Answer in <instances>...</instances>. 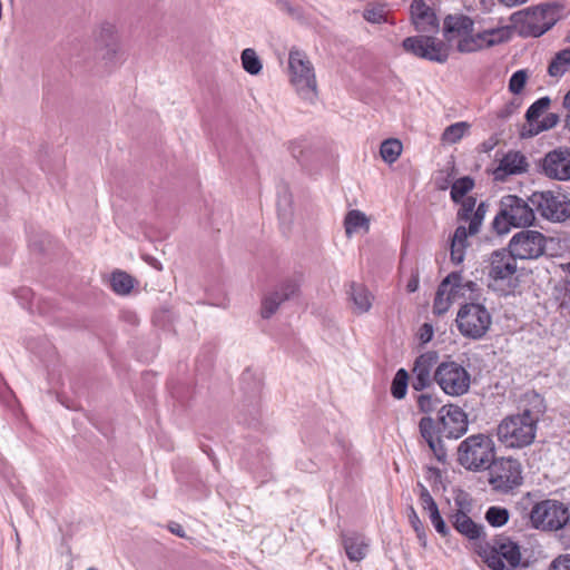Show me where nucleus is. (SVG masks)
<instances>
[{
  "label": "nucleus",
  "mask_w": 570,
  "mask_h": 570,
  "mask_svg": "<svg viewBox=\"0 0 570 570\" xmlns=\"http://www.w3.org/2000/svg\"><path fill=\"white\" fill-rule=\"evenodd\" d=\"M558 7L540 4L517 11L510 16L511 26L501 27V42L514 29L521 37H540L557 22Z\"/></svg>",
  "instance_id": "nucleus-1"
},
{
  "label": "nucleus",
  "mask_w": 570,
  "mask_h": 570,
  "mask_svg": "<svg viewBox=\"0 0 570 570\" xmlns=\"http://www.w3.org/2000/svg\"><path fill=\"white\" fill-rule=\"evenodd\" d=\"M288 76L291 85L302 99H316L317 81L314 66L307 55L297 48H292L288 53Z\"/></svg>",
  "instance_id": "nucleus-2"
},
{
  "label": "nucleus",
  "mask_w": 570,
  "mask_h": 570,
  "mask_svg": "<svg viewBox=\"0 0 570 570\" xmlns=\"http://www.w3.org/2000/svg\"><path fill=\"white\" fill-rule=\"evenodd\" d=\"M458 460L468 470H488L495 462V444L488 435H471L461 442Z\"/></svg>",
  "instance_id": "nucleus-3"
},
{
  "label": "nucleus",
  "mask_w": 570,
  "mask_h": 570,
  "mask_svg": "<svg viewBox=\"0 0 570 570\" xmlns=\"http://www.w3.org/2000/svg\"><path fill=\"white\" fill-rule=\"evenodd\" d=\"M434 382L450 396H462L468 393L471 376L466 368L455 361H443L434 370Z\"/></svg>",
  "instance_id": "nucleus-4"
},
{
  "label": "nucleus",
  "mask_w": 570,
  "mask_h": 570,
  "mask_svg": "<svg viewBox=\"0 0 570 570\" xmlns=\"http://www.w3.org/2000/svg\"><path fill=\"white\" fill-rule=\"evenodd\" d=\"M537 422L527 414L508 416L501 422V443L508 448H523L535 438Z\"/></svg>",
  "instance_id": "nucleus-5"
},
{
  "label": "nucleus",
  "mask_w": 570,
  "mask_h": 570,
  "mask_svg": "<svg viewBox=\"0 0 570 570\" xmlns=\"http://www.w3.org/2000/svg\"><path fill=\"white\" fill-rule=\"evenodd\" d=\"M529 202L547 220L562 223L570 218V199L563 194L551 190L534 191Z\"/></svg>",
  "instance_id": "nucleus-6"
},
{
  "label": "nucleus",
  "mask_w": 570,
  "mask_h": 570,
  "mask_svg": "<svg viewBox=\"0 0 570 570\" xmlns=\"http://www.w3.org/2000/svg\"><path fill=\"white\" fill-rule=\"evenodd\" d=\"M455 322L463 336L476 340L489 330L491 316L483 305L469 303L461 306Z\"/></svg>",
  "instance_id": "nucleus-7"
},
{
  "label": "nucleus",
  "mask_w": 570,
  "mask_h": 570,
  "mask_svg": "<svg viewBox=\"0 0 570 570\" xmlns=\"http://www.w3.org/2000/svg\"><path fill=\"white\" fill-rule=\"evenodd\" d=\"M547 237L532 229H523L512 236L508 245L513 259H535L544 254Z\"/></svg>",
  "instance_id": "nucleus-8"
},
{
  "label": "nucleus",
  "mask_w": 570,
  "mask_h": 570,
  "mask_svg": "<svg viewBox=\"0 0 570 570\" xmlns=\"http://www.w3.org/2000/svg\"><path fill=\"white\" fill-rule=\"evenodd\" d=\"M567 518L568 508L557 500L540 501L530 511L533 528L541 530H559Z\"/></svg>",
  "instance_id": "nucleus-9"
},
{
  "label": "nucleus",
  "mask_w": 570,
  "mask_h": 570,
  "mask_svg": "<svg viewBox=\"0 0 570 570\" xmlns=\"http://www.w3.org/2000/svg\"><path fill=\"white\" fill-rule=\"evenodd\" d=\"M534 219V207L527 200L515 195L501 197V225L522 228L531 226Z\"/></svg>",
  "instance_id": "nucleus-10"
},
{
  "label": "nucleus",
  "mask_w": 570,
  "mask_h": 570,
  "mask_svg": "<svg viewBox=\"0 0 570 570\" xmlns=\"http://www.w3.org/2000/svg\"><path fill=\"white\" fill-rule=\"evenodd\" d=\"M538 171L549 179L570 180V147L560 146L548 151L539 160Z\"/></svg>",
  "instance_id": "nucleus-11"
},
{
  "label": "nucleus",
  "mask_w": 570,
  "mask_h": 570,
  "mask_svg": "<svg viewBox=\"0 0 570 570\" xmlns=\"http://www.w3.org/2000/svg\"><path fill=\"white\" fill-rule=\"evenodd\" d=\"M402 46L406 52L430 61L445 62L449 57L444 43L431 36L407 37Z\"/></svg>",
  "instance_id": "nucleus-12"
},
{
  "label": "nucleus",
  "mask_w": 570,
  "mask_h": 570,
  "mask_svg": "<svg viewBox=\"0 0 570 570\" xmlns=\"http://www.w3.org/2000/svg\"><path fill=\"white\" fill-rule=\"evenodd\" d=\"M98 56L107 66H116L124 61L125 51L119 40L117 29L114 24L105 23L96 37Z\"/></svg>",
  "instance_id": "nucleus-13"
},
{
  "label": "nucleus",
  "mask_w": 570,
  "mask_h": 570,
  "mask_svg": "<svg viewBox=\"0 0 570 570\" xmlns=\"http://www.w3.org/2000/svg\"><path fill=\"white\" fill-rule=\"evenodd\" d=\"M468 431V416L458 405L448 404L440 409L438 432L448 439H459Z\"/></svg>",
  "instance_id": "nucleus-14"
},
{
  "label": "nucleus",
  "mask_w": 570,
  "mask_h": 570,
  "mask_svg": "<svg viewBox=\"0 0 570 570\" xmlns=\"http://www.w3.org/2000/svg\"><path fill=\"white\" fill-rule=\"evenodd\" d=\"M439 364V354L435 351H428L416 357L413 366L412 389L422 392L430 387L434 382L432 373Z\"/></svg>",
  "instance_id": "nucleus-15"
},
{
  "label": "nucleus",
  "mask_w": 570,
  "mask_h": 570,
  "mask_svg": "<svg viewBox=\"0 0 570 570\" xmlns=\"http://www.w3.org/2000/svg\"><path fill=\"white\" fill-rule=\"evenodd\" d=\"M461 273H450L439 285L434 303L433 313L436 315L445 314L451 307L452 301L459 295Z\"/></svg>",
  "instance_id": "nucleus-16"
},
{
  "label": "nucleus",
  "mask_w": 570,
  "mask_h": 570,
  "mask_svg": "<svg viewBox=\"0 0 570 570\" xmlns=\"http://www.w3.org/2000/svg\"><path fill=\"white\" fill-rule=\"evenodd\" d=\"M455 504L459 507L449 517L452 527L463 537H465L471 543L480 539L484 533V528L481 524L475 523L466 512L463 510L462 501L455 500Z\"/></svg>",
  "instance_id": "nucleus-17"
},
{
  "label": "nucleus",
  "mask_w": 570,
  "mask_h": 570,
  "mask_svg": "<svg viewBox=\"0 0 570 570\" xmlns=\"http://www.w3.org/2000/svg\"><path fill=\"white\" fill-rule=\"evenodd\" d=\"M411 17L419 32H438L439 19L433 9L424 0H413L411 3Z\"/></svg>",
  "instance_id": "nucleus-18"
},
{
  "label": "nucleus",
  "mask_w": 570,
  "mask_h": 570,
  "mask_svg": "<svg viewBox=\"0 0 570 570\" xmlns=\"http://www.w3.org/2000/svg\"><path fill=\"white\" fill-rule=\"evenodd\" d=\"M297 291L298 284L294 281H287L266 295L262 302V317L269 318L276 313L281 304L293 297Z\"/></svg>",
  "instance_id": "nucleus-19"
},
{
  "label": "nucleus",
  "mask_w": 570,
  "mask_h": 570,
  "mask_svg": "<svg viewBox=\"0 0 570 570\" xmlns=\"http://www.w3.org/2000/svg\"><path fill=\"white\" fill-rule=\"evenodd\" d=\"M498 32V28H491L476 35L469 33L468 37H463V39L458 41L456 48L460 52H473L489 48L499 42Z\"/></svg>",
  "instance_id": "nucleus-20"
},
{
  "label": "nucleus",
  "mask_w": 570,
  "mask_h": 570,
  "mask_svg": "<svg viewBox=\"0 0 570 570\" xmlns=\"http://www.w3.org/2000/svg\"><path fill=\"white\" fill-rule=\"evenodd\" d=\"M342 546L348 560L358 562L367 556L370 540L358 532L347 531L342 533Z\"/></svg>",
  "instance_id": "nucleus-21"
},
{
  "label": "nucleus",
  "mask_w": 570,
  "mask_h": 570,
  "mask_svg": "<svg viewBox=\"0 0 570 570\" xmlns=\"http://www.w3.org/2000/svg\"><path fill=\"white\" fill-rule=\"evenodd\" d=\"M473 551L492 570H499V538L494 535L488 540L483 533L480 539L472 542Z\"/></svg>",
  "instance_id": "nucleus-22"
},
{
  "label": "nucleus",
  "mask_w": 570,
  "mask_h": 570,
  "mask_svg": "<svg viewBox=\"0 0 570 570\" xmlns=\"http://www.w3.org/2000/svg\"><path fill=\"white\" fill-rule=\"evenodd\" d=\"M473 31V21L463 14H449L443 22V33L448 41H459Z\"/></svg>",
  "instance_id": "nucleus-23"
},
{
  "label": "nucleus",
  "mask_w": 570,
  "mask_h": 570,
  "mask_svg": "<svg viewBox=\"0 0 570 570\" xmlns=\"http://www.w3.org/2000/svg\"><path fill=\"white\" fill-rule=\"evenodd\" d=\"M501 563L504 564V570H520L528 567V561L522 557L521 546L503 535H501Z\"/></svg>",
  "instance_id": "nucleus-24"
},
{
  "label": "nucleus",
  "mask_w": 570,
  "mask_h": 570,
  "mask_svg": "<svg viewBox=\"0 0 570 570\" xmlns=\"http://www.w3.org/2000/svg\"><path fill=\"white\" fill-rule=\"evenodd\" d=\"M523 482L522 468L518 460L501 458V492H508Z\"/></svg>",
  "instance_id": "nucleus-25"
},
{
  "label": "nucleus",
  "mask_w": 570,
  "mask_h": 570,
  "mask_svg": "<svg viewBox=\"0 0 570 570\" xmlns=\"http://www.w3.org/2000/svg\"><path fill=\"white\" fill-rule=\"evenodd\" d=\"M348 294L355 313L364 314L371 309L374 296L363 284L351 283Z\"/></svg>",
  "instance_id": "nucleus-26"
},
{
  "label": "nucleus",
  "mask_w": 570,
  "mask_h": 570,
  "mask_svg": "<svg viewBox=\"0 0 570 570\" xmlns=\"http://www.w3.org/2000/svg\"><path fill=\"white\" fill-rule=\"evenodd\" d=\"M470 234L468 233L465 226H458L450 245V257L451 262L455 265H460L463 263L465 257V249L469 246L468 243V236Z\"/></svg>",
  "instance_id": "nucleus-27"
},
{
  "label": "nucleus",
  "mask_w": 570,
  "mask_h": 570,
  "mask_svg": "<svg viewBox=\"0 0 570 570\" xmlns=\"http://www.w3.org/2000/svg\"><path fill=\"white\" fill-rule=\"evenodd\" d=\"M522 412L521 414H527L538 423L541 414L546 410V404L543 397L537 393L535 391H528L523 394L521 399Z\"/></svg>",
  "instance_id": "nucleus-28"
},
{
  "label": "nucleus",
  "mask_w": 570,
  "mask_h": 570,
  "mask_svg": "<svg viewBox=\"0 0 570 570\" xmlns=\"http://www.w3.org/2000/svg\"><path fill=\"white\" fill-rule=\"evenodd\" d=\"M527 157L521 151H509L501 157V174L517 175L527 171Z\"/></svg>",
  "instance_id": "nucleus-29"
},
{
  "label": "nucleus",
  "mask_w": 570,
  "mask_h": 570,
  "mask_svg": "<svg viewBox=\"0 0 570 570\" xmlns=\"http://www.w3.org/2000/svg\"><path fill=\"white\" fill-rule=\"evenodd\" d=\"M570 70V49H562L556 53L548 66L551 77L560 78Z\"/></svg>",
  "instance_id": "nucleus-30"
},
{
  "label": "nucleus",
  "mask_w": 570,
  "mask_h": 570,
  "mask_svg": "<svg viewBox=\"0 0 570 570\" xmlns=\"http://www.w3.org/2000/svg\"><path fill=\"white\" fill-rule=\"evenodd\" d=\"M368 225L370 223L365 214L356 209L350 210L344 219L345 232L348 236L360 229L367 232Z\"/></svg>",
  "instance_id": "nucleus-31"
},
{
  "label": "nucleus",
  "mask_w": 570,
  "mask_h": 570,
  "mask_svg": "<svg viewBox=\"0 0 570 570\" xmlns=\"http://www.w3.org/2000/svg\"><path fill=\"white\" fill-rule=\"evenodd\" d=\"M551 99L549 97H541L535 100L525 112V120L528 128L532 129L539 121V118L549 109Z\"/></svg>",
  "instance_id": "nucleus-32"
},
{
  "label": "nucleus",
  "mask_w": 570,
  "mask_h": 570,
  "mask_svg": "<svg viewBox=\"0 0 570 570\" xmlns=\"http://www.w3.org/2000/svg\"><path fill=\"white\" fill-rule=\"evenodd\" d=\"M135 284V279L122 271H116L111 274L110 285L112 291L118 295H127L130 293Z\"/></svg>",
  "instance_id": "nucleus-33"
},
{
  "label": "nucleus",
  "mask_w": 570,
  "mask_h": 570,
  "mask_svg": "<svg viewBox=\"0 0 570 570\" xmlns=\"http://www.w3.org/2000/svg\"><path fill=\"white\" fill-rule=\"evenodd\" d=\"M559 121L560 116L558 114L550 112L546 115V117H543V119L540 122H538L535 127H533L532 129H527V127L524 126L523 129L521 130V137L527 138L537 136L542 131H547L549 129L554 128L559 124Z\"/></svg>",
  "instance_id": "nucleus-34"
},
{
  "label": "nucleus",
  "mask_w": 570,
  "mask_h": 570,
  "mask_svg": "<svg viewBox=\"0 0 570 570\" xmlns=\"http://www.w3.org/2000/svg\"><path fill=\"white\" fill-rule=\"evenodd\" d=\"M403 146L399 139L390 138L384 140L380 147L382 159L387 164H393L401 156Z\"/></svg>",
  "instance_id": "nucleus-35"
},
{
  "label": "nucleus",
  "mask_w": 570,
  "mask_h": 570,
  "mask_svg": "<svg viewBox=\"0 0 570 570\" xmlns=\"http://www.w3.org/2000/svg\"><path fill=\"white\" fill-rule=\"evenodd\" d=\"M240 60L244 70L249 75L256 76L262 71V61L254 49H244L240 55Z\"/></svg>",
  "instance_id": "nucleus-36"
},
{
  "label": "nucleus",
  "mask_w": 570,
  "mask_h": 570,
  "mask_svg": "<svg viewBox=\"0 0 570 570\" xmlns=\"http://www.w3.org/2000/svg\"><path fill=\"white\" fill-rule=\"evenodd\" d=\"M469 124L465 121H459L446 127L441 136V140L444 144H455L466 134L469 130Z\"/></svg>",
  "instance_id": "nucleus-37"
},
{
  "label": "nucleus",
  "mask_w": 570,
  "mask_h": 570,
  "mask_svg": "<svg viewBox=\"0 0 570 570\" xmlns=\"http://www.w3.org/2000/svg\"><path fill=\"white\" fill-rule=\"evenodd\" d=\"M363 18L371 23H383L387 21L386 6L381 3H370L364 12Z\"/></svg>",
  "instance_id": "nucleus-38"
},
{
  "label": "nucleus",
  "mask_w": 570,
  "mask_h": 570,
  "mask_svg": "<svg viewBox=\"0 0 570 570\" xmlns=\"http://www.w3.org/2000/svg\"><path fill=\"white\" fill-rule=\"evenodd\" d=\"M474 181L465 176L455 180L451 187V198L454 203H460L465 195L473 188Z\"/></svg>",
  "instance_id": "nucleus-39"
},
{
  "label": "nucleus",
  "mask_w": 570,
  "mask_h": 570,
  "mask_svg": "<svg viewBox=\"0 0 570 570\" xmlns=\"http://www.w3.org/2000/svg\"><path fill=\"white\" fill-rule=\"evenodd\" d=\"M407 372L404 368H400L396 372L391 386V393L395 399L401 400L405 396L407 390Z\"/></svg>",
  "instance_id": "nucleus-40"
},
{
  "label": "nucleus",
  "mask_w": 570,
  "mask_h": 570,
  "mask_svg": "<svg viewBox=\"0 0 570 570\" xmlns=\"http://www.w3.org/2000/svg\"><path fill=\"white\" fill-rule=\"evenodd\" d=\"M441 403V400L432 393H423L416 396V404L422 413L430 414L434 412Z\"/></svg>",
  "instance_id": "nucleus-41"
},
{
  "label": "nucleus",
  "mask_w": 570,
  "mask_h": 570,
  "mask_svg": "<svg viewBox=\"0 0 570 570\" xmlns=\"http://www.w3.org/2000/svg\"><path fill=\"white\" fill-rule=\"evenodd\" d=\"M419 429L422 438L426 443L439 438L441 434L438 432V426L431 416H424L420 420Z\"/></svg>",
  "instance_id": "nucleus-42"
},
{
  "label": "nucleus",
  "mask_w": 570,
  "mask_h": 570,
  "mask_svg": "<svg viewBox=\"0 0 570 570\" xmlns=\"http://www.w3.org/2000/svg\"><path fill=\"white\" fill-rule=\"evenodd\" d=\"M528 80V71L525 69H520L515 71L510 80H509V90L513 95H520L523 90Z\"/></svg>",
  "instance_id": "nucleus-43"
},
{
  "label": "nucleus",
  "mask_w": 570,
  "mask_h": 570,
  "mask_svg": "<svg viewBox=\"0 0 570 570\" xmlns=\"http://www.w3.org/2000/svg\"><path fill=\"white\" fill-rule=\"evenodd\" d=\"M409 521L416 533V537L422 547H426V533L423 523L421 522L416 511L413 507L410 508Z\"/></svg>",
  "instance_id": "nucleus-44"
},
{
  "label": "nucleus",
  "mask_w": 570,
  "mask_h": 570,
  "mask_svg": "<svg viewBox=\"0 0 570 570\" xmlns=\"http://www.w3.org/2000/svg\"><path fill=\"white\" fill-rule=\"evenodd\" d=\"M417 489H419V497H420V502H421L422 509L428 512H431L434 509H438V504L434 501V499L432 498V495H431L430 491L426 489V487L423 485L421 482H419Z\"/></svg>",
  "instance_id": "nucleus-45"
},
{
  "label": "nucleus",
  "mask_w": 570,
  "mask_h": 570,
  "mask_svg": "<svg viewBox=\"0 0 570 570\" xmlns=\"http://www.w3.org/2000/svg\"><path fill=\"white\" fill-rule=\"evenodd\" d=\"M429 515H430L431 523L435 528L436 532L440 533L442 537H446L450 533V529L448 528L444 520L442 519L439 508L429 512Z\"/></svg>",
  "instance_id": "nucleus-46"
},
{
  "label": "nucleus",
  "mask_w": 570,
  "mask_h": 570,
  "mask_svg": "<svg viewBox=\"0 0 570 570\" xmlns=\"http://www.w3.org/2000/svg\"><path fill=\"white\" fill-rule=\"evenodd\" d=\"M462 205L461 208L458 212V218L460 220H469L471 214L474 212L475 207V198L473 197H465L461 200Z\"/></svg>",
  "instance_id": "nucleus-47"
},
{
  "label": "nucleus",
  "mask_w": 570,
  "mask_h": 570,
  "mask_svg": "<svg viewBox=\"0 0 570 570\" xmlns=\"http://www.w3.org/2000/svg\"><path fill=\"white\" fill-rule=\"evenodd\" d=\"M523 104V99L519 95H514V97L501 108V118L509 117L515 111H518Z\"/></svg>",
  "instance_id": "nucleus-48"
},
{
  "label": "nucleus",
  "mask_w": 570,
  "mask_h": 570,
  "mask_svg": "<svg viewBox=\"0 0 570 570\" xmlns=\"http://www.w3.org/2000/svg\"><path fill=\"white\" fill-rule=\"evenodd\" d=\"M428 445L439 462L444 463L446 461V450L443 446L440 436L429 442Z\"/></svg>",
  "instance_id": "nucleus-49"
},
{
  "label": "nucleus",
  "mask_w": 570,
  "mask_h": 570,
  "mask_svg": "<svg viewBox=\"0 0 570 570\" xmlns=\"http://www.w3.org/2000/svg\"><path fill=\"white\" fill-rule=\"evenodd\" d=\"M483 218H484V216H482V214H478L475 212H473L471 214L470 219H469L470 220L469 229H466L471 236L479 233Z\"/></svg>",
  "instance_id": "nucleus-50"
},
{
  "label": "nucleus",
  "mask_w": 570,
  "mask_h": 570,
  "mask_svg": "<svg viewBox=\"0 0 570 570\" xmlns=\"http://www.w3.org/2000/svg\"><path fill=\"white\" fill-rule=\"evenodd\" d=\"M549 570H570V556H560L552 561Z\"/></svg>",
  "instance_id": "nucleus-51"
},
{
  "label": "nucleus",
  "mask_w": 570,
  "mask_h": 570,
  "mask_svg": "<svg viewBox=\"0 0 570 570\" xmlns=\"http://www.w3.org/2000/svg\"><path fill=\"white\" fill-rule=\"evenodd\" d=\"M559 531H560V539L568 548H570V515L569 514H568L567 521H564V523H562Z\"/></svg>",
  "instance_id": "nucleus-52"
},
{
  "label": "nucleus",
  "mask_w": 570,
  "mask_h": 570,
  "mask_svg": "<svg viewBox=\"0 0 570 570\" xmlns=\"http://www.w3.org/2000/svg\"><path fill=\"white\" fill-rule=\"evenodd\" d=\"M485 519L492 527H499V507H490L485 513Z\"/></svg>",
  "instance_id": "nucleus-53"
},
{
  "label": "nucleus",
  "mask_w": 570,
  "mask_h": 570,
  "mask_svg": "<svg viewBox=\"0 0 570 570\" xmlns=\"http://www.w3.org/2000/svg\"><path fill=\"white\" fill-rule=\"evenodd\" d=\"M499 144V138L497 135L491 136L487 141H483L480 145V151L483 154H489L494 149V147Z\"/></svg>",
  "instance_id": "nucleus-54"
},
{
  "label": "nucleus",
  "mask_w": 570,
  "mask_h": 570,
  "mask_svg": "<svg viewBox=\"0 0 570 570\" xmlns=\"http://www.w3.org/2000/svg\"><path fill=\"white\" fill-rule=\"evenodd\" d=\"M277 207L279 215L285 217L287 215V207H291V197L286 193L279 196Z\"/></svg>",
  "instance_id": "nucleus-55"
},
{
  "label": "nucleus",
  "mask_w": 570,
  "mask_h": 570,
  "mask_svg": "<svg viewBox=\"0 0 570 570\" xmlns=\"http://www.w3.org/2000/svg\"><path fill=\"white\" fill-rule=\"evenodd\" d=\"M419 283H420L419 273L417 272L412 273V275L406 284V291L409 293L416 292L419 288Z\"/></svg>",
  "instance_id": "nucleus-56"
},
{
  "label": "nucleus",
  "mask_w": 570,
  "mask_h": 570,
  "mask_svg": "<svg viewBox=\"0 0 570 570\" xmlns=\"http://www.w3.org/2000/svg\"><path fill=\"white\" fill-rule=\"evenodd\" d=\"M433 336V328L430 324H423V326L421 327V334H420V337H421V341L426 343L429 341H431Z\"/></svg>",
  "instance_id": "nucleus-57"
},
{
  "label": "nucleus",
  "mask_w": 570,
  "mask_h": 570,
  "mask_svg": "<svg viewBox=\"0 0 570 570\" xmlns=\"http://www.w3.org/2000/svg\"><path fill=\"white\" fill-rule=\"evenodd\" d=\"M517 269L515 264H512L510 262L504 263L501 265V279H503L508 275H512Z\"/></svg>",
  "instance_id": "nucleus-58"
},
{
  "label": "nucleus",
  "mask_w": 570,
  "mask_h": 570,
  "mask_svg": "<svg viewBox=\"0 0 570 570\" xmlns=\"http://www.w3.org/2000/svg\"><path fill=\"white\" fill-rule=\"evenodd\" d=\"M168 529L171 533L176 534L177 537L179 538H185V530L184 528L179 524V523H176V522H171L169 525H168Z\"/></svg>",
  "instance_id": "nucleus-59"
},
{
  "label": "nucleus",
  "mask_w": 570,
  "mask_h": 570,
  "mask_svg": "<svg viewBox=\"0 0 570 570\" xmlns=\"http://www.w3.org/2000/svg\"><path fill=\"white\" fill-rule=\"evenodd\" d=\"M462 282V279L460 281ZM459 294H464V291L474 292L476 289V284L472 281H468L466 283L462 284L460 283Z\"/></svg>",
  "instance_id": "nucleus-60"
},
{
  "label": "nucleus",
  "mask_w": 570,
  "mask_h": 570,
  "mask_svg": "<svg viewBox=\"0 0 570 570\" xmlns=\"http://www.w3.org/2000/svg\"><path fill=\"white\" fill-rule=\"evenodd\" d=\"M560 307L570 314V288L566 289Z\"/></svg>",
  "instance_id": "nucleus-61"
},
{
  "label": "nucleus",
  "mask_w": 570,
  "mask_h": 570,
  "mask_svg": "<svg viewBox=\"0 0 570 570\" xmlns=\"http://www.w3.org/2000/svg\"><path fill=\"white\" fill-rule=\"evenodd\" d=\"M527 0H501V4L514 7L524 3Z\"/></svg>",
  "instance_id": "nucleus-62"
},
{
  "label": "nucleus",
  "mask_w": 570,
  "mask_h": 570,
  "mask_svg": "<svg viewBox=\"0 0 570 570\" xmlns=\"http://www.w3.org/2000/svg\"><path fill=\"white\" fill-rule=\"evenodd\" d=\"M489 482L492 484L493 490L499 489V475H494L493 473H490Z\"/></svg>",
  "instance_id": "nucleus-63"
},
{
  "label": "nucleus",
  "mask_w": 570,
  "mask_h": 570,
  "mask_svg": "<svg viewBox=\"0 0 570 570\" xmlns=\"http://www.w3.org/2000/svg\"><path fill=\"white\" fill-rule=\"evenodd\" d=\"M509 520V511L504 508H501V527L505 524Z\"/></svg>",
  "instance_id": "nucleus-64"
}]
</instances>
